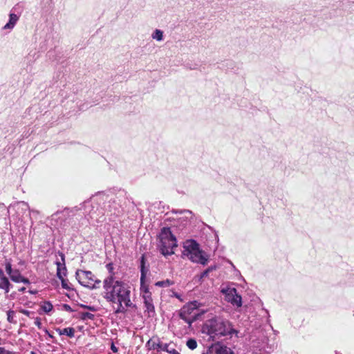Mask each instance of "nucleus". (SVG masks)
<instances>
[{"label": "nucleus", "mask_w": 354, "mask_h": 354, "mask_svg": "<svg viewBox=\"0 0 354 354\" xmlns=\"http://www.w3.org/2000/svg\"><path fill=\"white\" fill-rule=\"evenodd\" d=\"M5 268L7 274L10 276L14 270L12 268V263L10 260H6L5 261Z\"/></svg>", "instance_id": "22"}, {"label": "nucleus", "mask_w": 354, "mask_h": 354, "mask_svg": "<svg viewBox=\"0 0 354 354\" xmlns=\"http://www.w3.org/2000/svg\"><path fill=\"white\" fill-rule=\"evenodd\" d=\"M205 313V310H200L198 309V302L194 301L185 305L180 309L179 316L180 319H183L191 326L192 324Z\"/></svg>", "instance_id": "5"}, {"label": "nucleus", "mask_w": 354, "mask_h": 354, "mask_svg": "<svg viewBox=\"0 0 354 354\" xmlns=\"http://www.w3.org/2000/svg\"><path fill=\"white\" fill-rule=\"evenodd\" d=\"M183 255L192 262L206 265L208 257L200 249L199 244L194 240H187L183 245Z\"/></svg>", "instance_id": "3"}, {"label": "nucleus", "mask_w": 354, "mask_h": 354, "mask_svg": "<svg viewBox=\"0 0 354 354\" xmlns=\"http://www.w3.org/2000/svg\"><path fill=\"white\" fill-rule=\"evenodd\" d=\"M59 256L61 257V259H62V262H59V263L62 265L61 266V273H62V277H64V276L66 275V266H65V256L64 254L62 253V252H59Z\"/></svg>", "instance_id": "18"}, {"label": "nucleus", "mask_w": 354, "mask_h": 354, "mask_svg": "<svg viewBox=\"0 0 354 354\" xmlns=\"http://www.w3.org/2000/svg\"><path fill=\"white\" fill-rule=\"evenodd\" d=\"M86 309H88L93 312L96 310V308L94 306H86Z\"/></svg>", "instance_id": "34"}, {"label": "nucleus", "mask_w": 354, "mask_h": 354, "mask_svg": "<svg viewBox=\"0 0 354 354\" xmlns=\"http://www.w3.org/2000/svg\"><path fill=\"white\" fill-rule=\"evenodd\" d=\"M12 284L10 283L8 279L5 276L4 273L0 276V289L4 290L5 293L9 292Z\"/></svg>", "instance_id": "13"}, {"label": "nucleus", "mask_w": 354, "mask_h": 354, "mask_svg": "<svg viewBox=\"0 0 354 354\" xmlns=\"http://www.w3.org/2000/svg\"><path fill=\"white\" fill-rule=\"evenodd\" d=\"M41 309L45 312V313H49L52 310H53V305L49 301H45L44 303V304L41 306Z\"/></svg>", "instance_id": "23"}, {"label": "nucleus", "mask_w": 354, "mask_h": 354, "mask_svg": "<svg viewBox=\"0 0 354 354\" xmlns=\"http://www.w3.org/2000/svg\"><path fill=\"white\" fill-rule=\"evenodd\" d=\"M19 17L15 13H10L8 22L3 27V30H12L17 23Z\"/></svg>", "instance_id": "11"}, {"label": "nucleus", "mask_w": 354, "mask_h": 354, "mask_svg": "<svg viewBox=\"0 0 354 354\" xmlns=\"http://www.w3.org/2000/svg\"><path fill=\"white\" fill-rule=\"evenodd\" d=\"M3 270L0 269V276L3 275Z\"/></svg>", "instance_id": "41"}, {"label": "nucleus", "mask_w": 354, "mask_h": 354, "mask_svg": "<svg viewBox=\"0 0 354 354\" xmlns=\"http://www.w3.org/2000/svg\"><path fill=\"white\" fill-rule=\"evenodd\" d=\"M144 305L145 307V313L147 314L149 317H153L156 315L155 308L153 304L151 297L145 296L143 299Z\"/></svg>", "instance_id": "9"}, {"label": "nucleus", "mask_w": 354, "mask_h": 354, "mask_svg": "<svg viewBox=\"0 0 354 354\" xmlns=\"http://www.w3.org/2000/svg\"><path fill=\"white\" fill-rule=\"evenodd\" d=\"M75 275L82 286L91 289L98 288L101 283L100 280L95 279V276L91 271L77 270Z\"/></svg>", "instance_id": "6"}, {"label": "nucleus", "mask_w": 354, "mask_h": 354, "mask_svg": "<svg viewBox=\"0 0 354 354\" xmlns=\"http://www.w3.org/2000/svg\"><path fill=\"white\" fill-rule=\"evenodd\" d=\"M55 264L57 266V277L61 280L62 286L63 288L66 290H71V287L68 285V281L66 280L62 275L61 273V266L62 265L59 263V261H56Z\"/></svg>", "instance_id": "12"}, {"label": "nucleus", "mask_w": 354, "mask_h": 354, "mask_svg": "<svg viewBox=\"0 0 354 354\" xmlns=\"http://www.w3.org/2000/svg\"><path fill=\"white\" fill-rule=\"evenodd\" d=\"M0 354H12L8 351H6L4 348L0 347Z\"/></svg>", "instance_id": "31"}, {"label": "nucleus", "mask_w": 354, "mask_h": 354, "mask_svg": "<svg viewBox=\"0 0 354 354\" xmlns=\"http://www.w3.org/2000/svg\"><path fill=\"white\" fill-rule=\"evenodd\" d=\"M186 345L189 349L194 350L195 348H196L198 344L196 339L190 338L187 341Z\"/></svg>", "instance_id": "20"}, {"label": "nucleus", "mask_w": 354, "mask_h": 354, "mask_svg": "<svg viewBox=\"0 0 354 354\" xmlns=\"http://www.w3.org/2000/svg\"><path fill=\"white\" fill-rule=\"evenodd\" d=\"M30 354H37V353L35 352H34V351H31Z\"/></svg>", "instance_id": "42"}, {"label": "nucleus", "mask_w": 354, "mask_h": 354, "mask_svg": "<svg viewBox=\"0 0 354 354\" xmlns=\"http://www.w3.org/2000/svg\"><path fill=\"white\" fill-rule=\"evenodd\" d=\"M19 204L21 205L22 206H24L25 208H28V205L26 203H25L24 202H21Z\"/></svg>", "instance_id": "37"}, {"label": "nucleus", "mask_w": 354, "mask_h": 354, "mask_svg": "<svg viewBox=\"0 0 354 354\" xmlns=\"http://www.w3.org/2000/svg\"><path fill=\"white\" fill-rule=\"evenodd\" d=\"M19 290L20 292H25V291H26V288H25V287H22V288H21Z\"/></svg>", "instance_id": "38"}, {"label": "nucleus", "mask_w": 354, "mask_h": 354, "mask_svg": "<svg viewBox=\"0 0 354 354\" xmlns=\"http://www.w3.org/2000/svg\"><path fill=\"white\" fill-rule=\"evenodd\" d=\"M209 270H207V269L205 270H204L201 274V276H200V279H203L205 277H207L209 274Z\"/></svg>", "instance_id": "28"}, {"label": "nucleus", "mask_w": 354, "mask_h": 354, "mask_svg": "<svg viewBox=\"0 0 354 354\" xmlns=\"http://www.w3.org/2000/svg\"><path fill=\"white\" fill-rule=\"evenodd\" d=\"M35 324L39 328H41V322L39 317H37L35 320Z\"/></svg>", "instance_id": "27"}, {"label": "nucleus", "mask_w": 354, "mask_h": 354, "mask_svg": "<svg viewBox=\"0 0 354 354\" xmlns=\"http://www.w3.org/2000/svg\"><path fill=\"white\" fill-rule=\"evenodd\" d=\"M20 312H21L22 314H24V315H26V316H28V317H29V316L30 315V314H32V313H31L30 311H29V310H25V309H21V310H20Z\"/></svg>", "instance_id": "29"}, {"label": "nucleus", "mask_w": 354, "mask_h": 354, "mask_svg": "<svg viewBox=\"0 0 354 354\" xmlns=\"http://www.w3.org/2000/svg\"><path fill=\"white\" fill-rule=\"evenodd\" d=\"M172 284H174V282L169 279L165 281H160L156 283V286L159 287H169Z\"/></svg>", "instance_id": "21"}, {"label": "nucleus", "mask_w": 354, "mask_h": 354, "mask_svg": "<svg viewBox=\"0 0 354 354\" xmlns=\"http://www.w3.org/2000/svg\"><path fill=\"white\" fill-rule=\"evenodd\" d=\"M29 292L30 294H36L37 292V290H29Z\"/></svg>", "instance_id": "39"}, {"label": "nucleus", "mask_w": 354, "mask_h": 354, "mask_svg": "<svg viewBox=\"0 0 354 354\" xmlns=\"http://www.w3.org/2000/svg\"><path fill=\"white\" fill-rule=\"evenodd\" d=\"M12 281L16 283H20V279L22 277V275L20 274L18 270H15L12 274L10 276Z\"/></svg>", "instance_id": "19"}, {"label": "nucleus", "mask_w": 354, "mask_h": 354, "mask_svg": "<svg viewBox=\"0 0 354 354\" xmlns=\"http://www.w3.org/2000/svg\"><path fill=\"white\" fill-rule=\"evenodd\" d=\"M45 332H46V333H47V334H48V337H49L50 338H53V335H51V334L48 331V330H46H46H45Z\"/></svg>", "instance_id": "36"}, {"label": "nucleus", "mask_w": 354, "mask_h": 354, "mask_svg": "<svg viewBox=\"0 0 354 354\" xmlns=\"http://www.w3.org/2000/svg\"><path fill=\"white\" fill-rule=\"evenodd\" d=\"M148 269L145 267V258L142 255L140 259V293L142 299L146 296L151 297V293L149 290L148 285L145 283L146 275Z\"/></svg>", "instance_id": "7"}, {"label": "nucleus", "mask_w": 354, "mask_h": 354, "mask_svg": "<svg viewBox=\"0 0 354 354\" xmlns=\"http://www.w3.org/2000/svg\"><path fill=\"white\" fill-rule=\"evenodd\" d=\"M159 243L158 247L161 254L165 256L171 255L174 253V248L178 246L175 236L169 227H162L158 235Z\"/></svg>", "instance_id": "4"}, {"label": "nucleus", "mask_w": 354, "mask_h": 354, "mask_svg": "<svg viewBox=\"0 0 354 354\" xmlns=\"http://www.w3.org/2000/svg\"><path fill=\"white\" fill-rule=\"evenodd\" d=\"M111 349L112 350V351L113 353H117L118 352V348L114 345V344H111Z\"/></svg>", "instance_id": "33"}, {"label": "nucleus", "mask_w": 354, "mask_h": 354, "mask_svg": "<svg viewBox=\"0 0 354 354\" xmlns=\"http://www.w3.org/2000/svg\"><path fill=\"white\" fill-rule=\"evenodd\" d=\"M104 298L109 302L116 304L115 313H124L126 308L133 306L130 299V286L109 275L103 281Z\"/></svg>", "instance_id": "1"}, {"label": "nucleus", "mask_w": 354, "mask_h": 354, "mask_svg": "<svg viewBox=\"0 0 354 354\" xmlns=\"http://www.w3.org/2000/svg\"><path fill=\"white\" fill-rule=\"evenodd\" d=\"M212 349L215 354H234L232 348L221 343L215 344Z\"/></svg>", "instance_id": "10"}, {"label": "nucleus", "mask_w": 354, "mask_h": 354, "mask_svg": "<svg viewBox=\"0 0 354 354\" xmlns=\"http://www.w3.org/2000/svg\"><path fill=\"white\" fill-rule=\"evenodd\" d=\"M20 282L24 283L25 284H29L30 281L28 278H25L22 276L21 279H20Z\"/></svg>", "instance_id": "30"}, {"label": "nucleus", "mask_w": 354, "mask_h": 354, "mask_svg": "<svg viewBox=\"0 0 354 354\" xmlns=\"http://www.w3.org/2000/svg\"><path fill=\"white\" fill-rule=\"evenodd\" d=\"M64 308L66 310V311H68V312H73V310L71 308V307L68 305V304H64Z\"/></svg>", "instance_id": "32"}, {"label": "nucleus", "mask_w": 354, "mask_h": 354, "mask_svg": "<svg viewBox=\"0 0 354 354\" xmlns=\"http://www.w3.org/2000/svg\"><path fill=\"white\" fill-rule=\"evenodd\" d=\"M151 37L156 41H162L163 39V31L159 29H156L151 34Z\"/></svg>", "instance_id": "17"}, {"label": "nucleus", "mask_w": 354, "mask_h": 354, "mask_svg": "<svg viewBox=\"0 0 354 354\" xmlns=\"http://www.w3.org/2000/svg\"><path fill=\"white\" fill-rule=\"evenodd\" d=\"M221 292L225 295V299L231 303L234 306L241 307L242 306V298L241 295L237 293L235 288H228L223 289Z\"/></svg>", "instance_id": "8"}, {"label": "nucleus", "mask_w": 354, "mask_h": 354, "mask_svg": "<svg viewBox=\"0 0 354 354\" xmlns=\"http://www.w3.org/2000/svg\"><path fill=\"white\" fill-rule=\"evenodd\" d=\"M160 344V340L157 337H153L146 344V347L149 350H158Z\"/></svg>", "instance_id": "14"}, {"label": "nucleus", "mask_w": 354, "mask_h": 354, "mask_svg": "<svg viewBox=\"0 0 354 354\" xmlns=\"http://www.w3.org/2000/svg\"><path fill=\"white\" fill-rule=\"evenodd\" d=\"M201 331L212 341H216L223 337H238L239 334V331L230 321L218 316L207 319L202 326Z\"/></svg>", "instance_id": "2"}, {"label": "nucleus", "mask_w": 354, "mask_h": 354, "mask_svg": "<svg viewBox=\"0 0 354 354\" xmlns=\"http://www.w3.org/2000/svg\"><path fill=\"white\" fill-rule=\"evenodd\" d=\"M56 330L59 335H66L69 337H73L75 335V329L71 327L64 328L63 329L57 328Z\"/></svg>", "instance_id": "16"}, {"label": "nucleus", "mask_w": 354, "mask_h": 354, "mask_svg": "<svg viewBox=\"0 0 354 354\" xmlns=\"http://www.w3.org/2000/svg\"><path fill=\"white\" fill-rule=\"evenodd\" d=\"M160 351H166L170 354H180L171 344L162 343L160 342L159 349Z\"/></svg>", "instance_id": "15"}, {"label": "nucleus", "mask_w": 354, "mask_h": 354, "mask_svg": "<svg viewBox=\"0 0 354 354\" xmlns=\"http://www.w3.org/2000/svg\"><path fill=\"white\" fill-rule=\"evenodd\" d=\"M106 268H107V269L109 271L110 275H113V277H115L114 276V273L113 272V264L112 263H108L106 265Z\"/></svg>", "instance_id": "26"}, {"label": "nucleus", "mask_w": 354, "mask_h": 354, "mask_svg": "<svg viewBox=\"0 0 354 354\" xmlns=\"http://www.w3.org/2000/svg\"><path fill=\"white\" fill-rule=\"evenodd\" d=\"M86 306H86V305H83V304H82V305H81V307H82V308H86Z\"/></svg>", "instance_id": "40"}, {"label": "nucleus", "mask_w": 354, "mask_h": 354, "mask_svg": "<svg viewBox=\"0 0 354 354\" xmlns=\"http://www.w3.org/2000/svg\"><path fill=\"white\" fill-rule=\"evenodd\" d=\"M216 267L215 266H210V267H209L208 268H207V270H209V272H212V271H213V270H216Z\"/></svg>", "instance_id": "35"}, {"label": "nucleus", "mask_w": 354, "mask_h": 354, "mask_svg": "<svg viewBox=\"0 0 354 354\" xmlns=\"http://www.w3.org/2000/svg\"><path fill=\"white\" fill-rule=\"evenodd\" d=\"M94 318V315L91 313H88V312H85V313H82L81 314V319H83V320H86V319H93Z\"/></svg>", "instance_id": "24"}, {"label": "nucleus", "mask_w": 354, "mask_h": 354, "mask_svg": "<svg viewBox=\"0 0 354 354\" xmlns=\"http://www.w3.org/2000/svg\"><path fill=\"white\" fill-rule=\"evenodd\" d=\"M15 314V313L14 310H10L7 312V319L9 322H10V323L15 322L14 320Z\"/></svg>", "instance_id": "25"}]
</instances>
